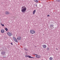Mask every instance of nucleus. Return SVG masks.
<instances>
[{
	"label": "nucleus",
	"instance_id": "f257e3e1",
	"mask_svg": "<svg viewBox=\"0 0 60 60\" xmlns=\"http://www.w3.org/2000/svg\"><path fill=\"white\" fill-rule=\"evenodd\" d=\"M22 9L21 10L22 12H25L26 10V8L25 6H23L22 7Z\"/></svg>",
	"mask_w": 60,
	"mask_h": 60
},
{
	"label": "nucleus",
	"instance_id": "f03ea898",
	"mask_svg": "<svg viewBox=\"0 0 60 60\" xmlns=\"http://www.w3.org/2000/svg\"><path fill=\"white\" fill-rule=\"evenodd\" d=\"M30 33L31 34H34L35 33V31L34 30H30Z\"/></svg>",
	"mask_w": 60,
	"mask_h": 60
},
{
	"label": "nucleus",
	"instance_id": "7ed1b4c3",
	"mask_svg": "<svg viewBox=\"0 0 60 60\" xmlns=\"http://www.w3.org/2000/svg\"><path fill=\"white\" fill-rule=\"evenodd\" d=\"M6 51H3L1 53V54L3 55V56H5L6 55Z\"/></svg>",
	"mask_w": 60,
	"mask_h": 60
},
{
	"label": "nucleus",
	"instance_id": "20e7f679",
	"mask_svg": "<svg viewBox=\"0 0 60 60\" xmlns=\"http://www.w3.org/2000/svg\"><path fill=\"white\" fill-rule=\"evenodd\" d=\"M5 14L7 15H9L10 14V12L9 11H6L5 12Z\"/></svg>",
	"mask_w": 60,
	"mask_h": 60
},
{
	"label": "nucleus",
	"instance_id": "39448f33",
	"mask_svg": "<svg viewBox=\"0 0 60 60\" xmlns=\"http://www.w3.org/2000/svg\"><path fill=\"white\" fill-rule=\"evenodd\" d=\"M7 34L9 36H11L12 35V34H11V33L10 32H8Z\"/></svg>",
	"mask_w": 60,
	"mask_h": 60
},
{
	"label": "nucleus",
	"instance_id": "423d86ee",
	"mask_svg": "<svg viewBox=\"0 0 60 60\" xmlns=\"http://www.w3.org/2000/svg\"><path fill=\"white\" fill-rule=\"evenodd\" d=\"M13 39L14 40V41H15V42H18V40L15 38L14 37H13Z\"/></svg>",
	"mask_w": 60,
	"mask_h": 60
},
{
	"label": "nucleus",
	"instance_id": "0eeeda50",
	"mask_svg": "<svg viewBox=\"0 0 60 60\" xmlns=\"http://www.w3.org/2000/svg\"><path fill=\"white\" fill-rule=\"evenodd\" d=\"M21 39V37H17V40H20Z\"/></svg>",
	"mask_w": 60,
	"mask_h": 60
},
{
	"label": "nucleus",
	"instance_id": "6e6552de",
	"mask_svg": "<svg viewBox=\"0 0 60 60\" xmlns=\"http://www.w3.org/2000/svg\"><path fill=\"white\" fill-rule=\"evenodd\" d=\"M43 47L44 49H45L47 48V46L45 45H43Z\"/></svg>",
	"mask_w": 60,
	"mask_h": 60
},
{
	"label": "nucleus",
	"instance_id": "1a4fd4ad",
	"mask_svg": "<svg viewBox=\"0 0 60 60\" xmlns=\"http://www.w3.org/2000/svg\"><path fill=\"white\" fill-rule=\"evenodd\" d=\"M36 57H37V58H40L41 56L38 55L36 56Z\"/></svg>",
	"mask_w": 60,
	"mask_h": 60
},
{
	"label": "nucleus",
	"instance_id": "9d476101",
	"mask_svg": "<svg viewBox=\"0 0 60 60\" xmlns=\"http://www.w3.org/2000/svg\"><path fill=\"white\" fill-rule=\"evenodd\" d=\"M54 26V25L53 24H51L50 25V27H51V28H52L53 27V26Z\"/></svg>",
	"mask_w": 60,
	"mask_h": 60
},
{
	"label": "nucleus",
	"instance_id": "9b49d317",
	"mask_svg": "<svg viewBox=\"0 0 60 60\" xmlns=\"http://www.w3.org/2000/svg\"><path fill=\"white\" fill-rule=\"evenodd\" d=\"M28 57L29 58H34L33 57H31V56H28Z\"/></svg>",
	"mask_w": 60,
	"mask_h": 60
},
{
	"label": "nucleus",
	"instance_id": "f8f14e48",
	"mask_svg": "<svg viewBox=\"0 0 60 60\" xmlns=\"http://www.w3.org/2000/svg\"><path fill=\"white\" fill-rule=\"evenodd\" d=\"M35 12H36V10H34L33 11V14H35Z\"/></svg>",
	"mask_w": 60,
	"mask_h": 60
},
{
	"label": "nucleus",
	"instance_id": "ddd939ff",
	"mask_svg": "<svg viewBox=\"0 0 60 60\" xmlns=\"http://www.w3.org/2000/svg\"><path fill=\"white\" fill-rule=\"evenodd\" d=\"M1 32L2 33H4V31L3 30H1Z\"/></svg>",
	"mask_w": 60,
	"mask_h": 60
},
{
	"label": "nucleus",
	"instance_id": "4468645a",
	"mask_svg": "<svg viewBox=\"0 0 60 60\" xmlns=\"http://www.w3.org/2000/svg\"><path fill=\"white\" fill-rule=\"evenodd\" d=\"M34 0L35 2H36V3H38V1L37 0Z\"/></svg>",
	"mask_w": 60,
	"mask_h": 60
},
{
	"label": "nucleus",
	"instance_id": "2eb2a0df",
	"mask_svg": "<svg viewBox=\"0 0 60 60\" xmlns=\"http://www.w3.org/2000/svg\"><path fill=\"white\" fill-rule=\"evenodd\" d=\"M49 59L50 60H53V57H50L49 58Z\"/></svg>",
	"mask_w": 60,
	"mask_h": 60
},
{
	"label": "nucleus",
	"instance_id": "dca6fc26",
	"mask_svg": "<svg viewBox=\"0 0 60 60\" xmlns=\"http://www.w3.org/2000/svg\"><path fill=\"white\" fill-rule=\"evenodd\" d=\"M5 30H6V31H8V29H7V28H6L5 29Z\"/></svg>",
	"mask_w": 60,
	"mask_h": 60
},
{
	"label": "nucleus",
	"instance_id": "f3484780",
	"mask_svg": "<svg viewBox=\"0 0 60 60\" xmlns=\"http://www.w3.org/2000/svg\"><path fill=\"white\" fill-rule=\"evenodd\" d=\"M1 25L2 26H4V24H2V23H1Z\"/></svg>",
	"mask_w": 60,
	"mask_h": 60
},
{
	"label": "nucleus",
	"instance_id": "a211bd4d",
	"mask_svg": "<svg viewBox=\"0 0 60 60\" xmlns=\"http://www.w3.org/2000/svg\"><path fill=\"white\" fill-rule=\"evenodd\" d=\"M24 49L25 50H26V51H27V50H28V49H27L25 48Z\"/></svg>",
	"mask_w": 60,
	"mask_h": 60
},
{
	"label": "nucleus",
	"instance_id": "6ab92c4d",
	"mask_svg": "<svg viewBox=\"0 0 60 60\" xmlns=\"http://www.w3.org/2000/svg\"><path fill=\"white\" fill-rule=\"evenodd\" d=\"M49 48H47V50H49Z\"/></svg>",
	"mask_w": 60,
	"mask_h": 60
},
{
	"label": "nucleus",
	"instance_id": "aec40b11",
	"mask_svg": "<svg viewBox=\"0 0 60 60\" xmlns=\"http://www.w3.org/2000/svg\"><path fill=\"white\" fill-rule=\"evenodd\" d=\"M25 57H28V56H27V55H25Z\"/></svg>",
	"mask_w": 60,
	"mask_h": 60
},
{
	"label": "nucleus",
	"instance_id": "412c9836",
	"mask_svg": "<svg viewBox=\"0 0 60 60\" xmlns=\"http://www.w3.org/2000/svg\"><path fill=\"white\" fill-rule=\"evenodd\" d=\"M49 15H47V17H49Z\"/></svg>",
	"mask_w": 60,
	"mask_h": 60
},
{
	"label": "nucleus",
	"instance_id": "4be33fe9",
	"mask_svg": "<svg viewBox=\"0 0 60 60\" xmlns=\"http://www.w3.org/2000/svg\"><path fill=\"white\" fill-rule=\"evenodd\" d=\"M34 55H38L35 54H34Z\"/></svg>",
	"mask_w": 60,
	"mask_h": 60
},
{
	"label": "nucleus",
	"instance_id": "5701e85b",
	"mask_svg": "<svg viewBox=\"0 0 60 60\" xmlns=\"http://www.w3.org/2000/svg\"><path fill=\"white\" fill-rule=\"evenodd\" d=\"M36 6H37V4H36Z\"/></svg>",
	"mask_w": 60,
	"mask_h": 60
},
{
	"label": "nucleus",
	"instance_id": "b1692460",
	"mask_svg": "<svg viewBox=\"0 0 60 60\" xmlns=\"http://www.w3.org/2000/svg\"><path fill=\"white\" fill-rule=\"evenodd\" d=\"M56 50H58V49H57V48H56Z\"/></svg>",
	"mask_w": 60,
	"mask_h": 60
},
{
	"label": "nucleus",
	"instance_id": "393cba45",
	"mask_svg": "<svg viewBox=\"0 0 60 60\" xmlns=\"http://www.w3.org/2000/svg\"><path fill=\"white\" fill-rule=\"evenodd\" d=\"M11 45H12V43H11Z\"/></svg>",
	"mask_w": 60,
	"mask_h": 60
},
{
	"label": "nucleus",
	"instance_id": "a878e982",
	"mask_svg": "<svg viewBox=\"0 0 60 60\" xmlns=\"http://www.w3.org/2000/svg\"><path fill=\"white\" fill-rule=\"evenodd\" d=\"M6 57V56H5V57Z\"/></svg>",
	"mask_w": 60,
	"mask_h": 60
},
{
	"label": "nucleus",
	"instance_id": "bb28decb",
	"mask_svg": "<svg viewBox=\"0 0 60 60\" xmlns=\"http://www.w3.org/2000/svg\"><path fill=\"white\" fill-rule=\"evenodd\" d=\"M0 21H1L0 20Z\"/></svg>",
	"mask_w": 60,
	"mask_h": 60
}]
</instances>
